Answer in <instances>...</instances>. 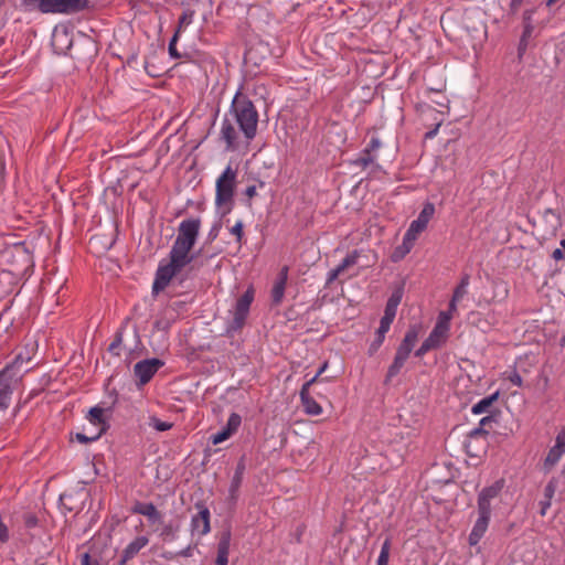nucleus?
I'll list each match as a JSON object with an SVG mask.
<instances>
[{
	"label": "nucleus",
	"mask_w": 565,
	"mask_h": 565,
	"mask_svg": "<svg viewBox=\"0 0 565 565\" xmlns=\"http://www.w3.org/2000/svg\"><path fill=\"white\" fill-rule=\"evenodd\" d=\"M227 115L238 125L245 140H253L255 138L258 113L250 100L236 97Z\"/></svg>",
	"instance_id": "f257e3e1"
},
{
	"label": "nucleus",
	"mask_w": 565,
	"mask_h": 565,
	"mask_svg": "<svg viewBox=\"0 0 565 565\" xmlns=\"http://www.w3.org/2000/svg\"><path fill=\"white\" fill-rule=\"evenodd\" d=\"M29 356L24 359L19 354L11 364L7 365L0 372V409H4L9 406L12 391L19 385L24 373L30 370L29 366L23 367V364H29Z\"/></svg>",
	"instance_id": "f03ea898"
},
{
	"label": "nucleus",
	"mask_w": 565,
	"mask_h": 565,
	"mask_svg": "<svg viewBox=\"0 0 565 565\" xmlns=\"http://www.w3.org/2000/svg\"><path fill=\"white\" fill-rule=\"evenodd\" d=\"M200 227L199 217H190L179 224V271L193 259L189 253L196 242Z\"/></svg>",
	"instance_id": "7ed1b4c3"
},
{
	"label": "nucleus",
	"mask_w": 565,
	"mask_h": 565,
	"mask_svg": "<svg viewBox=\"0 0 565 565\" xmlns=\"http://www.w3.org/2000/svg\"><path fill=\"white\" fill-rule=\"evenodd\" d=\"M237 170L227 166L215 182V204L223 209V213H230L233 206V198L236 189Z\"/></svg>",
	"instance_id": "20e7f679"
},
{
	"label": "nucleus",
	"mask_w": 565,
	"mask_h": 565,
	"mask_svg": "<svg viewBox=\"0 0 565 565\" xmlns=\"http://www.w3.org/2000/svg\"><path fill=\"white\" fill-rule=\"evenodd\" d=\"M25 7L38 4L43 13H75L88 7V0H22Z\"/></svg>",
	"instance_id": "39448f33"
},
{
	"label": "nucleus",
	"mask_w": 565,
	"mask_h": 565,
	"mask_svg": "<svg viewBox=\"0 0 565 565\" xmlns=\"http://www.w3.org/2000/svg\"><path fill=\"white\" fill-rule=\"evenodd\" d=\"M177 275V241L173 242L170 249L169 260L162 262L157 270L156 279L152 286V294L158 295L163 291L172 278Z\"/></svg>",
	"instance_id": "423d86ee"
},
{
	"label": "nucleus",
	"mask_w": 565,
	"mask_h": 565,
	"mask_svg": "<svg viewBox=\"0 0 565 565\" xmlns=\"http://www.w3.org/2000/svg\"><path fill=\"white\" fill-rule=\"evenodd\" d=\"M434 214L435 205L430 202L425 203L417 218L411 223L404 235L405 252H411L418 235L425 231Z\"/></svg>",
	"instance_id": "0eeeda50"
},
{
	"label": "nucleus",
	"mask_w": 565,
	"mask_h": 565,
	"mask_svg": "<svg viewBox=\"0 0 565 565\" xmlns=\"http://www.w3.org/2000/svg\"><path fill=\"white\" fill-rule=\"evenodd\" d=\"M221 139L226 143V149L235 151L243 146H248L250 140H245L241 128L227 114L225 115L221 127Z\"/></svg>",
	"instance_id": "6e6552de"
},
{
	"label": "nucleus",
	"mask_w": 565,
	"mask_h": 565,
	"mask_svg": "<svg viewBox=\"0 0 565 565\" xmlns=\"http://www.w3.org/2000/svg\"><path fill=\"white\" fill-rule=\"evenodd\" d=\"M503 480H497L491 486L486 487L481 490L478 495V512L490 513L492 501L497 499L503 488Z\"/></svg>",
	"instance_id": "1a4fd4ad"
},
{
	"label": "nucleus",
	"mask_w": 565,
	"mask_h": 565,
	"mask_svg": "<svg viewBox=\"0 0 565 565\" xmlns=\"http://www.w3.org/2000/svg\"><path fill=\"white\" fill-rule=\"evenodd\" d=\"M318 382V376H313L307 381L300 390V399L306 414L311 416H318L322 414V407L315 401L310 395V388Z\"/></svg>",
	"instance_id": "9d476101"
},
{
	"label": "nucleus",
	"mask_w": 565,
	"mask_h": 565,
	"mask_svg": "<svg viewBox=\"0 0 565 565\" xmlns=\"http://www.w3.org/2000/svg\"><path fill=\"white\" fill-rule=\"evenodd\" d=\"M254 299L253 288H248L236 301L233 322L235 327L241 328L249 312V307Z\"/></svg>",
	"instance_id": "9b49d317"
},
{
	"label": "nucleus",
	"mask_w": 565,
	"mask_h": 565,
	"mask_svg": "<svg viewBox=\"0 0 565 565\" xmlns=\"http://www.w3.org/2000/svg\"><path fill=\"white\" fill-rule=\"evenodd\" d=\"M162 364L163 363L158 359L138 362L134 367V372L139 380V384L143 385L148 383Z\"/></svg>",
	"instance_id": "f8f14e48"
},
{
	"label": "nucleus",
	"mask_w": 565,
	"mask_h": 565,
	"mask_svg": "<svg viewBox=\"0 0 565 565\" xmlns=\"http://www.w3.org/2000/svg\"><path fill=\"white\" fill-rule=\"evenodd\" d=\"M242 418L238 414L232 413L227 419L226 425L217 433L211 436L213 445H218L231 438L239 428Z\"/></svg>",
	"instance_id": "ddd939ff"
},
{
	"label": "nucleus",
	"mask_w": 565,
	"mask_h": 565,
	"mask_svg": "<svg viewBox=\"0 0 565 565\" xmlns=\"http://www.w3.org/2000/svg\"><path fill=\"white\" fill-rule=\"evenodd\" d=\"M479 516L469 534V544L477 545L488 530L490 513L478 512Z\"/></svg>",
	"instance_id": "4468645a"
},
{
	"label": "nucleus",
	"mask_w": 565,
	"mask_h": 565,
	"mask_svg": "<svg viewBox=\"0 0 565 565\" xmlns=\"http://www.w3.org/2000/svg\"><path fill=\"white\" fill-rule=\"evenodd\" d=\"M288 279V267L281 268L276 281L271 289V300L274 305H279L282 301L285 289Z\"/></svg>",
	"instance_id": "2eb2a0df"
},
{
	"label": "nucleus",
	"mask_w": 565,
	"mask_h": 565,
	"mask_svg": "<svg viewBox=\"0 0 565 565\" xmlns=\"http://www.w3.org/2000/svg\"><path fill=\"white\" fill-rule=\"evenodd\" d=\"M231 532L228 530L222 532L220 536V541L217 544V555L215 559V565H227L228 563V554L231 546Z\"/></svg>",
	"instance_id": "dca6fc26"
},
{
	"label": "nucleus",
	"mask_w": 565,
	"mask_h": 565,
	"mask_svg": "<svg viewBox=\"0 0 565 565\" xmlns=\"http://www.w3.org/2000/svg\"><path fill=\"white\" fill-rule=\"evenodd\" d=\"M418 335H419L418 328L416 326L411 327L407 330L403 341L398 345L396 352L404 354L406 356H409L411 352L413 351V349L418 340Z\"/></svg>",
	"instance_id": "f3484780"
},
{
	"label": "nucleus",
	"mask_w": 565,
	"mask_h": 565,
	"mask_svg": "<svg viewBox=\"0 0 565 565\" xmlns=\"http://www.w3.org/2000/svg\"><path fill=\"white\" fill-rule=\"evenodd\" d=\"M192 530L199 534L204 535L210 531V512L207 509H203L192 518Z\"/></svg>",
	"instance_id": "a211bd4d"
},
{
	"label": "nucleus",
	"mask_w": 565,
	"mask_h": 565,
	"mask_svg": "<svg viewBox=\"0 0 565 565\" xmlns=\"http://www.w3.org/2000/svg\"><path fill=\"white\" fill-rule=\"evenodd\" d=\"M358 258H359L358 252H353V253L349 254L342 260V263L340 265H338L334 269H332L329 273L328 281H332V280L337 279L347 268L355 265L358 263Z\"/></svg>",
	"instance_id": "6ab92c4d"
},
{
	"label": "nucleus",
	"mask_w": 565,
	"mask_h": 565,
	"mask_svg": "<svg viewBox=\"0 0 565 565\" xmlns=\"http://www.w3.org/2000/svg\"><path fill=\"white\" fill-rule=\"evenodd\" d=\"M449 337V329L435 326L426 339L434 349L440 348Z\"/></svg>",
	"instance_id": "aec40b11"
},
{
	"label": "nucleus",
	"mask_w": 565,
	"mask_h": 565,
	"mask_svg": "<svg viewBox=\"0 0 565 565\" xmlns=\"http://www.w3.org/2000/svg\"><path fill=\"white\" fill-rule=\"evenodd\" d=\"M148 543V539L139 536L135 539L124 551L121 563L131 559Z\"/></svg>",
	"instance_id": "412c9836"
},
{
	"label": "nucleus",
	"mask_w": 565,
	"mask_h": 565,
	"mask_svg": "<svg viewBox=\"0 0 565 565\" xmlns=\"http://www.w3.org/2000/svg\"><path fill=\"white\" fill-rule=\"evenodd\" d=\"M132 512L142 514L152 522L159 521V512L152 503L137 502L132 508Z\"/></svg>",
	"instance_id": "4be33fe9"
},
{
	"label": "nucleus",
	"mask_w": 565,
	"mask_h": 565,
	"mask_svg": "<svg viewBox=\"0 0 565 565\" xmlns=\"http://www.w3.org/2000/svg\"><path fill=\"white\" fill-rule=\"evenodd\" d=\"M499 393H494L490 396H487L482 399H480L478 403H476L472 406V413L476 415H480L483 413H488L490 407L493 405V403L498 399Z\"/></svg>",
	"instance_id": "5701e85b"
},
{
	"label": "nucleus",
	"mask_w": 565,
	"mask_h": 565,
	"mask_svg": "<svg viewBox=\"0 0 565 565\" xmlns=\"http://www.w3.org/2000/svg\"><path fill=\"white\" fill-rule=\"evenodd\" d=\"M407 359L408 356L396 352L394 361L387 370L386 382L391 381L394 376H396L399 373Z\"/></svg>",
	"instance_id": "b1692460"
},
{
	"label": "nucleus",
	"mask_w": 565,
	"mask_h": 565,
	"mask_svg": "<svg viewBox=\"0 0 565 565\" xmlns=\"http://www.w3.org/2000/svg\"><path fill=\"white\" fill-rule=\"evenodd\" d=\"M564 454H565V450L555 444L550 449V451L545 458V461H544L545 469H547V470L552 469L561 460V458L563 457Z\"/></svg>",
	"instance_id": "393cba45"
},
{
	"label": "nucleus",
	"mask_w": 565,
	"mask_h": 565,
	"mask_svg": "<svg viewBox=\"0 0 565 565\" xmlns=\"http://www.w3.org/2000/svg\"><path fill=\"white\" fill-rule=\"evenodd\" d=\"M534 26L531 23V15L529 12L524 14V30L520 40L519 53L522 54L527 45V39L532 35Z\"/></svg>",
	"instance_id": "a878e982"
},
{
	"label": "nucleus",
	"mask_w": 565,
	"mask_h": 565,
	"mask_svg": "<svg viewBox=\"0 0 565 565\" xmlns=\"http://www.w3.org/2000/svg\"><path fill=\"white\" fill-rule=\"evenodd\" d=\"M103 416H104V409L96 406V407H93L89 409L87 418L93 425L100 426V428H102L105 425V420H104Z\"/></svg>",
	"instance_id": "bb28decb"
},
{
	"label": "nucleus",
	"mask_w": 565,
	"mask_h": 565,
	"mask_svg": "<svg viewBox=\"0 0 565 565\" xmlns=\"http://www.w3.org/2000/svg\"><path fill=\"white\" fill-rule=\"evenodd\" d=\"M470 284V277L469 275H465L459 285L454 290V297L455 300H461L468 292V286Z\"/></svg>",
	"instance_id": "cd10ccee"
},
{
	"label": "nucleus",
	"mask_w": 565,
	"mask_h": 565,
	"mask_svg": "<svg viewBox=\"0 0 565 565\" xmlns=\"http://www.w3.org/2000/svg\"><path fill=\"white\" fill-rule=\"evenodd\" d=\"M243 470H244V466H238L234 476H233V479H232V482H231V487H230V493H231V497L232 498H235L236 497V493L241 487V483H242V476H243Z\"/></svg>",
	"instance_id": "c85d7f7f"
},
{
	"label": "nucleus",
	"mask_w": 565,
	"mask_h": 565,
	"mask_svg": "<svg viewBox=\"0 0 565 565\" xmlns=\"http://www.w3.org/2000/svg\"><path fill=\"white\" fill-rule=\"evenodd\" d=\"M399 302H401V296L398 294H393L390 297V299L387 300L384 313L395 317Z\"/></svg>",
	"instance_id": "c756f323"
},
{
	"label": "nucleus",
	"mask_w": 565,
	"mask_h": 565,
	"mask_svg": "<svg viewBox=\"0 0 565 565\" xmlns=\"http://www.w3.org/2000/svg\"><path fill=\"white\" fill-rule=\"evenodd\" d=\"M391 552V541L386 539L382 544L381 552L379 558L376 561V565H387L390 559Z\"/></svg>",
	"instance_id": "7c9ffc66"
},
{
	"label": "nucleus",
	"mask_w": 565,
	"mask_h": 565,
	"mask_svg": "<svg viewBox=\"0 0 565 565\" xmlns=\"http://www.w3.org/2000/svg\"><path fill=\"white\" fill-rule=\"evenodd\" d=\"M543 218L550 223L553 228H556L559 225V215L553 209L544 210Z\"/></svg>",
	"instance_id": "2f4dec72"
},
{
	"label": "nucleus",
	"mask_w": 565,
	"mask_h": 565,
	"mask_svg": "<svg viewBox=\"0 0 565 565\" xmlns=\"http://www.w3.org/2000/svg\"><path fill=\"white\" fill-rule=\"evenodd\" d=\"M375 161V156L364 150L362 154L355 160V164L366 168Z\"/></svg>",
	"instance_id": "473e14b6"
},
{
	"label": "nucleus",
	"mask_w": 565,
	"mask_h": 565,
	"mask_svg": "<svg viewBox=\"0 0 565 565\" xmlns=\"http://www.w3.org/2000/svg\"><path fill=\"white\" fill-rule=\"evenodd\" d=\"M149 425L158 431H166L173 427V423L162 422L157 417H151Z\"/></svg>",
	"instance_id": "72a5a7b5"
},
{
	"label": "nucleus",
	"mask_w": 565,
	"mask_h": 565,
	"mask_svg": "<svg viewBox=\"0 0 565 565\" xmlns=\"http://www.w3.org/2000/svg\"><path fill=\"white\" fill-rule=\"evenodd\" d=\"M451 319H452L451 312L441 311V312H439V315L437 317V322L435 326L450 330Z\"/></svg>",
	"instance_id": "f704fd0d"
},
{
	"label": "nucleus",
	"mask_w": 565,
	"mask_h": 565,
	"mask_svg": "<svg viewBox=\"0 0 565 565\" xmlns=\"http://www.w3.org/2000/svg\"><path fill=\"white\" fill-rule=\"evenodd\" d=\"M394 318L395 317L384 313V316L382 317V319L380 321V327L377 329V333H381V335L382 334L385 335L388 332L391 324L394 321Z\"/></svg>",
	"instance_id": "c9c22d12"
},
{
	"label": "nucleus",
	"mask_w": 565,
	"mask_h": 565,
	"mask_svg": "<svg viewBox=\"0 0 565 565\" xmlns=\"http://www.w3.org/2000/svg\"><path fill=\"white\" fill-rule=\"evenodd\" d=\"M105 431V427H102L99 428V430L92 435V436H87L85 434H82V433H77L75 438L81 443V444H87V443H90V441H94V440H97L102 434Z\"/></svg>",
	"instance_id": "e433bc0d"
},
{
	"label": "nucleus",
	"mask_w": 565,
	"mask_h": 565,
	"mask_svg": "<svg viewBox=\"0 0 565 565\" xmlns=\"http://www.w3.org/2000/svg\"><path fill=\"white\" fill-rule=\"evenodd\" d=\"M384 339H385L384 334L381 335V333L376 332V337L369 348L370 355H373L380 349V347L384 342Z\"/></svg>",
	"instance_id": "4c0bfd02"
},
{
	"label": "nucleus",
	"mask_w": 565,
	"mask_h": 565,
	"mask_svg": "<svg viewBox=\"0 0 565 565\" xmlns=\"http://www.w3.org/2000/svg\"><path fill=\"white\" fill-rule=\"evenodd\" d=\"M243 222L239 220L237 221L230 230L231 234L236 236V241L239 243L243 237Z\"/></svg>",
	"instance_id": "58836bf2"
},
{
	"label": "nucleus",
	"mask_w": 565,
	"mask_h": 565,
	"mask_svg": "<svg viewBox=\"0 0 565 565\" xmlns=\"http://www.w3.org/2000/svg\"><path fill=\"white\" fill-rule=\"evenodd\" d=\"M380 148H381L380 139L377 137H372L369 145L366 146V148L364 150H366L367 152L373 154Z\"/></svg>",
	"instance_id": "ea45409f"
},
{
	"label": "nucleus",
	"mask_w": 565,
	"mask_h": 565,
	"mask_svg": "<svg viewBox=\"0 0 565 565\" xmlns=\"http://www.w3.org/2000/svg\"><path fill=\"white\" fill-rule=\"evenodd\" d=\"M430 350H434V348L429 344L427 340H425L422 345L416 350L415 355L418 358L424 356L426 353H428Z\"/></svg>",
	"instance_id": "a19ab883"
},
{
	"label": "nucleus",
	"mask_w": 565,
	"mask_h": 565,
	"mask_svg": "<svg viewBox=\"0 0 565 565\" xmlns=\"http://www.w3.org/2000/svg\"><path fill=\"white\" fill-rule=\"evenodd\" d=\"M169 53L172 57H177V30H174L170 39Z\"/></svg>",
	"instance_id": "79ce46f5"
},
{
	"label": "nucleus",
	"mask_w": 565,
	"mask_h": 565,
	"mask_svg": "<svg viewBox=\"0 0 565 565\" xmlns=\"http://www.w3.org/2000/svg\"><path fill=\"white\" fill-rule=\"evenodd\" d=\"M405 250H406V248H405V245H404V242H403V243H402V245H401V246H398V247L395 249V252H394V254H393V256H392L393 260H395V262H396V260L401 259L402 257H404L406 254H408V253H409V252H405Z\"/></svg>",
	"instance_id": "37998d69"
},
{
	"label": "nucleus",
	"mask_w": 565,
	"mask_h": 565,
	"mask_svg": "<svg viewBox=\"0 0 565 565\" xmlns=\"http://www.w3.org/2000/svg\"><path fill=\"white\" fill-rule=\"evenodd\" d=\"M24 524L26 527H34L38 524V518L33 514L24 515Z\"/></svg>",
	"instance_id": "c03bdc74"
},
{
	"label": "nucleus",
	"mask_w": 565,
	"mask_h": 565,
	"mask_svg": "<svg viewBox=\"0 0 565 565\" xmlns=\"http://www.w3.org/2000/svg\"><path fill=\"white\" fill-rule=\"evenodd\" d=\"M555 490H556V484L555 482L552 480L550 481L546 487H545V497L550 500L552 499V497L554 495L555 493Z\"/></svg>",
	"instance_id": "a18cd8bd"
},
{
	"label": "nucleus",
	"mask_w": 565,
	"mask_h": 565,
	"mask_svg": "<svg viewBox=\"0 0 565 565\" xmlns=\"http://www.w3.org/2000/svg\"><path fill=\"white\" fill-rule=\"evenodd\" d=\"M121 343V334L118 333L114 340V342L109 345V351L110 352H114L115 354H118V352L116 351L118 349V347L120 345Z\"/></svg>",
	"instance_id": "49530a36"
},
{
	"label": "nucleus",
	"mask_w": 565,
	"mask_h": 565,
	"mask_svg": "<svg viewBox=\"0 0 565 565\" xmlns=\"http://www.w3.org/2000/svg\"><path fill=\"white\" fill-rule=\"evenodd\" d=\"M555 444L565 450V429L556 436Z\"/></svg>",
	"instance_id": "de8ad7c7"
},
{
	"label": "nucleus",
	"mask_w": 565,
	"mask_h": 565,
	"mask_svg": "<svg viewBox=\"0 0 565 565\" xmlns=\"http://www.w3.org/2000/svg\"><path fill=\"white\" fill-rule=\"evenodd\" d=\"M257 194V186L255 184L253 185H248L245 190V195L248 198V199H253L254 196H256Z\"/></svg>",
	"instance_id": "09e8293b"
},
{
	"label": "nucleus",
	"mask_w": 565,
	"mask_h": 565,
	"mask_svg": "<svg viewBox=\"0 0 565 565\" xmlns=\"http://www.w3.org/2000/svg\"><path fill=\"white\" fill-rule=\"evenodd\" d=\"M156 327L159 329V330H162V331H166L170 328V323L168 320H163V319H159L156 321Z\"/></svg>",
	"instance_id": "8fccbe9b"
},
{
	"label": "nucleus",
	"mask_w": 565,
	"mask_h": 565,
	"mask_svg": "<svg viewBox=\"0 0 565 565\" xmlns=\"http://www.w3.org/2000/svg\"><path fill=\"white\" fill-rule=\"evenodd\" d=\"M460 300H455V297L452 296L450 302H449V308L447 310V312H451V316L454 317L455 312L457 311V303L459 302Z\"/></svg>",
	"instance_id": "3c124183"
},
{
	"label": "nucleus",
	"mask_w": 565,
	"mask_h": 565,
	"mask_svg": "<svg viewBox=\"0 0 565 565\" xmlns=\"http://www.w3.org/2000/svg\"><path fill=\"white\" fill-rule=\"evenodd\" d=\"M510 381L512 384H514L516 386L522 385V377L518 373H514L513 375H511Z\"/></svg>",
	"instance_id": "603ef678"
},
{
	"label": "nucleus",
	"mask_w": 565,
	"mask_h": 565,
	"mask_svg": "<svg viewBox=\"0 0 565 565\" xmlns=\"http://www.w3.org/2000/svg\"><path fill=\"white\" fill-rule=\"evenodd\" d=\"M552 257L553 259L555 260H561L564 258V252L559 248H556L553 253H552Z\"/></svg>",
	"instance_id": "864d4df0"
},
{
	"label": "nucleus",
	"mask_w": 565,
	"mask_h": 565,
	"mask_svg": "<svg viewBox=\"0 0 565 565\" xmlns=\"http://www.w3.org/2000/svg\"><path fill=\"white\" fill-rule=\"evenodd\" d=\"M82 565H97L95 562L93 563L90 561V556L85 553L83 556H82Z\"/></svg>",
	"instance_id": "5fc2aeb1"
},
{
	"label": "nucleus",
	"mask_w": 565,
	"mask_h": 565,
	"mask_svg": "<svg viewBox=\"0 0 565 565\" xmlns=\"http://www.w3.org/2000/svg\"><path fill=\"white\" fill-rule=\"evenodd\" d=\"M188 23H190V19L188 17V14H183L182 18H179V22H178L179 30L181 29L182 24H188Z\"/></svg>",
	"instance_id": "6e6d98bb"
},
{
	"label": "nucleus",
	"mask_w": 565,
	"mask_h": 565,
	"mask_svg": "<svg viewBox=\"0 0 565 565\" xmlns=\"http://www.w3.org/2000/svg\"><path fill=\"white\" fill-rule=\"evenodd\" d=\"M326 369H327V363H324V364L320 367V370L318 371V373H317L315 376H318V377H319V376L324 372V370H326Z\"/></svg>",
	"instance_id": "4d7b16f0"
},
{
	"label": "nucleus",
	"mask_w": 565,
	"mask_h": 565,
	"mask_svg": "<svg viewBox=\"0 0 565 565\" xmlns=\"http://www.w3.org/2000/svg\"><path fill=\"white\" fill-rule=\"evenodd\" d=\"M436 132H437V128L435 130H433V131L427 132L426 137L427 138H433L436 135Z\"/></svg>",
	"instance_id": "13d9d810"
},
{
	"label": "nucleus",
	"mask_w": 565,
	"mask_h": 565,
	"mask_svg": "<svg viewBox=\"0 0 565 565\" xmlns=\"http://www.w3.org/2000/svg\"><path fill=\"white\" fill-rule=\"evenodd\" d=\"M550 507V502H546L544 503L543 508H542V514L544 515L545 514V509Z\"/></svg>",
	"instance_id": "bf43d9fd"
},
{
	"label": "nucleus",
	"mask_w": 565,
	"mask_h": 565,
	"mask_svg": "<svg viewBox=\"0 0 565 565\" xmlns=\"http://www.w3.org/2000/svg\"><path fill=\"white\" fill-rule=\"evenodd\" d=\"M148 67H149V65H147L146 68H147L148 73L150 75H152V76H158L159 75L158 73L151 72Z\"/></svg>",
	"instance_id": "052dcab7"
},
{
	"label": "nucleus",
	"mask_w": 565,
	"mask_h": 565,
	"mask_svg": "<svg viewBox=\"0 0 565 565\" xmlns=\"http://www.w3.org/2000/svg\"><path fill=\"white\" fill-rule=\"evenodd\" d=\"M488 422H490V418L489 417H484V418L481 419L480 424L484 425Z\"/></svg>",
	"instance_id": "680f3d73"
},
{
	"label": "nucleus",
	"mask_w": 565,
	"mask_h": 565,
	"mask_svg": "<svg viewBox=\"0 0 565 565\" xmlns=\"http://www.w3.org/2000/svg\"><path fill=\"white\" fill-rule=\"evenodd\" d=\"M561 246L563 247V249L565 252V238L561 241Z\"/></svg>",
	"instance_id": "e2e57ef3"
},
{
	"label": "nucleus",
	"mask_w": 565,
	"mask_h": 565,
	"mask_svg": "<svg viewBox=\"0 0 565 565\" xmlns=\"http://www.w3.org/2000/svg\"><path fill=\"white\" fill-rule=\"evenodd\" d=\"M210 235L212 236V238L216 237V233L215 232H211Z\"/></svg>",
	"instance_id": "0e129e2a"
},
{
	"label": "nucleus",
	"mask_w": 565,
	"mask_h": 565,
	"mask_svg": "<svg viewBox=\"0 0 565 565\" xmlns=\"http://www.w3.org/2000/svg\"><path fill=\"white\" fill-rule=\"evenodd\" d=\"M210 235L212 236V238L216 237V233L215 232H211Z\"/></svg>",
	"instance_id": "69168bd1"
},
{
	"label": "nucleus",
	"mask_w": 565,
	"mask_h": 565,
	"mask_svg": "<svg viewBox=\"0 0 565 565\" xmlns=\"http://www.w3.org/2000/svg\"><path fill=\"white\" fill-rule=\"evenodd\" d=\"M563 342L565 343V334H564V338H563Z\"/></svg>",
	"instance_id": "338daca9"
}]
</instances>
